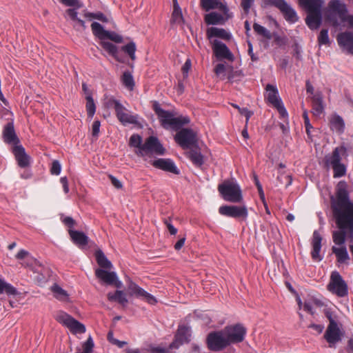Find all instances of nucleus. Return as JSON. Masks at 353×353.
<instances>
[{
  "label": "nucleus",
  "instance_id": "nucleus-1",
  "mask_svg": "<svg viewBox=\"0 0 353 353\" xmlns=\"http://www.w3.org/2000/svg\"><path fill=\"white\" fill-rule=\"evenodd\" d=\"M331 208L339 230L332 232L334 243L341 247L333 246L332 252L337 262L345 263L350 259L346 248L343 245L346 236L353 242V203L350 201L347 183L339 182L336 190V197H331Z\"/></svg>",
  "mask_w": 353,
  "mask_h": 353
},
{
  "label": "nucleus",
  "instance_id": "nucleus-2",
  "mask_svg": "<svg viewBox=\"0 0 353 353\" xmlns=\"http://www.w3.org/2000/svg\"><path fill=\"white\" fill-rule=\"evenodd\" d=\"M299 5L304 9L307 14L305 23L311 30L318 29L322 22L321 10L323 0H298Z\"/></svg>",
  "mask_w": 353,
  "mask_h": 353
},
{
  "label": "nucleus",
  "instance_id": "nucleus-3",
  "mask_svg": "<svg viewBox=\"0 0 353 353\" xmlns=\"http://www.w3.org/2000/svg\"><path fill=\"white\" fill-rule=\"evenodd\" d=\"M329 10L325 14V19L332 26L337 28L341 23L348 21L353 27V15H347V10L345 4L339 0H332L328 3Z\"/></svg>",
  "mask_w": 353,
  "mask_h": 353
},
{
  "label": "nucleus",
  "instance_id": "nucleus-4",
  "mask_svg": "<svg viewBox=\"0 0 353 353\" xmlns=\"http://www.w3.org/2000/svg\"><path fill=\"white\" fill-rule=\"evenodd\" d=\"M325 315L329 321V324L324 334V339L329 343V347H332L341 341L345 332L342 329V324L335 320L331 311L326 310Z\"/></svg>",
  "mask_w": 353,
  "mask_h": 353
},
{
  "label": "nucleus",
  "instance_id": "nucleus-5",
  "mask_svg": "<svg viewBox=\"0 0 353 353\" xmlns=\"http://www.w3.org/2000/svg\"><path fill=\"white\" fill-rule=\"evenodd\" d=\"M218 190L225 201L240 203L243 200L242 191L237 183L225 181L219 185Z\"/></svg>",
  "mask_w": 353,
  "mask_h": 353
},
{
  "label": "nucleus",
  "instance_id": "nucleus-6",
  "mask_svg": "<svg viewBox=\"0 0 353 353\" xmlns=\"http://www.w3.org/2000/svg\"><path fill=\"white\" fill-rule=\"evenodd\" d=\"M263 5L264 7L274 6L278 8L289 23H294L299 20L296 11L285 0H263Z\"/></svg>",
  "mask_w": 353,
  "mask_h": 353
},
{
  "label": "nucleus",
  "instance_id": "nucleus-7",
  "mask_svg": "<svg viewBox=\"0 0 353 353\" xmlns=\"http://www.w3.org/2000/svg\"><path fill=\"white\" fill-rule=\"evenodd\" d=\"M174 141L183 149L197 148V134L190 128H182L174 136Z\"/></svg>",
  "mask_w": 353,
  "mask_h": 353
},
{
  "label": "nucleus",
  "instance_id": "nucleus-8",
  "mask_svg": "<svg viewBox=\"0 0 353 353\" xmlns=\"http://www.w3.org/2000/svg\"><path fill=\"white\" fill-rule=\"evenodd\" d=\"M327 289L329 292L339 297H344L348 293V287L346 282L336 271L332 272Z\"/></svg>",
  "mask_w": 353,
  "mask_h": 353
},
{
  "label": "nucleus",
  "instance_id": "nucleus-9",
  "mask_svg": "<svg viewBox=\"0 0 353 353\" xmlns=\"http://www.w3.org/2000/svg\"><path fill=\"white\" fill-rule=\"evenodd\" d=\"M56 320L68 327L73 334H83L85 332V326L64 312H59Z\"/></svg>",
  "mask_w": 353,
  "mask_h": 353
},
{
  "label": "nucleus",
  "instance_id": "nucleus-10",
  "mask_svg": "<svg viewBox=\"0 0 353 353\" xmlns=\"http://www.w3.org/2000/svg\"><path fill=\"white\" fill-rule=\"evenodd\" d=\"M206 343L208 348L214 352L221 351L229 345L223 330L209 333Z\"/></svg>",
  "mask_w": 353,
  "mask_h": 353
},
{
  "label": "nucleus",
  "instance_id": "nucleus-11",
  "mask_svg": "<svg viewBox=\"0 0 353 353\" xmlns=\"http://www.w3.org/2000/svg\"><path fill=\"white\" fill-rule=\"evenodd\" d=\"M158 117L161 125L166 129L170 127L172 129L177 130L190 121L187 117H174L171 112L166 110H165V114H161Z\"/></svg>",
  "mask_w": 353,
  "mask_h": 353
},
{
  "label": "nucleus",
  "instance_id": "nucleus-12",
  "mask_svg": "<svg viewBox=\"0 0 353 353\" xmlns=\"http://www.w3.org/2000/svg\"><path fill=\"white\" fill-rule=\"evenodd\" d=\"M109 104L112 106L115 110L118 120L124 125L128 123L138 124L137 116L129 114L126 112V108L119 102V101L110 99Z\"/></svg>",
  "mask_w": 353,
  "mask_h": 353
},
{
  "label": "nucleus",
  "instance_id": "nucleus-13",
  "mask_svg": "<svg viewBox=\"0 0 353 353\" xmlns=\"http://www.w3.org/2000/svg\"><path fill=\"white\" fill-rule=\"evenodd\" d=\"M223 331L229 345L232 343L242 342L246 334L245 327L239 323L226 326Z\"/></svg>",
  "mask_w": 353,
  "mask_h": 353
},
{
  "label": "nucleus",
  "instance_id": "nucleus-14",
  "mask_svg": "<svg viewBox=\"0 0 353 353\" xmlns=\"http://www.w3.org/2000/svg\"><path fill=\"white\" fill-rule=\"evenodd\" d=\"M265 90L268 92L267 99L268 102L277 109L282 117H286L288 116V113L283 105L281 99L278 96L277 88L271 84H268L265 87Z\"/></svg>",
  "mask_w": 353,
  "mask_h": 353
},
{
  "label": "nucleus",
  "instance_id": "nucleus-15",
  "mask_svg": "<svg viewBox=\"0 0 353 353\" xmlns=\"http://www.w3.org/2000/svg\"><path fill=\"white\" fill-rule=\"evenodd\" d=\"M219 212L222 215L234 219H245L248 214L245 205H222L219 208Z\"/></svg>",
  "mask_w": 353,
  "mask_h": 353
},
{
  "label": "nucleus",
  "instance_id": "nucleus-16",
  "mask_svg": "<svg viewBox=\"0 0 353 353\" xmlns=\"http://www.w3.org/2000/svg\"><path fill=\"white\" fill-rule=\"evenodd\" d=\"M190 336V328L185 325H179L174 341L170 344V349H177L184 343H189Z\"/></svg>",
  "mask_w": 353,
  "mask_h": 353
},
{
  "label": "nucleus",
  "instance_id": "nucleus-17",
  "mask_svg": "<svg viewBox=\"0 0 353 353\" xmlns=\"http://www.w3.org/2000/svg\"><path fill=\"white\" fill-rule=\"evenodd\" d=\"M213 51L217 59H226L229 61L234 60V55L230 51L227 46L218 41L214 40L213 42Z\"/></svg>",
  "mask_w": 353,
  "mask_h": 353
},
{
  "label": "nucleus",
  "instance_id": "nucleus-18",
  "mask_svg": "<svg viewBox=\"0 0 353 353\" xmlns=\"http://www.w3.org/2000/svg\"><path fill=\"white\" fill-rule=\"evenodd\" d=\"M2 137L3 141L8 144H13L17 145L20 142L19 139L15 132L14 124L12 122H9L4 126Z\"/></svg>",
  "mask_w": 353,
  "mask_h": 353
},
{
  "label": "nucleus",
  "instance_id": "nucleus-19",
  "mask_svg": "<svg viewBox=\"0 0 353 353\" xmlns=\"http://www.w3.org/2000/svg\"><path fill=\"white\" fill-rule=\"evenodd\" d=\"M152 165L157 168L165 172H171L175 174H179V170L176 167L173 161L170 159H158L152 162Z\"/></svg>",
  "mask_w": 353,
  "mask_h": 353
},
{
  "label": "nucleus",
  "instance_id": "nucleus-20",
  "mask_svg": "<svg viewBox=\"0 0 353 353\" xmlns=\"http://www.w3.org/2000/svg\"><path fill=\"white\" fill-rule=\"evenodd\" d=\"M145 148L147 149L148 153L154 152L158 155H163L165 152V149L162 144L159 142L157 137L154 136L149 137L145 141Z\"/></svg>",
  "mask_w": 353,
  "mask_h": 353
},
{
  "label": "nucleus",
  "instance_id": "nucleus-21",
  "mask_svg": "<svg viewBox=\"0 0 353 353\" xmlns=\"http://www.w3.org/2000/svg\"><path fill=\"white\" fill-rule=\"evenodd\" d=\"M12 152L21 168H26L30 164V157L26 153L24 148L21 145H17L13 147Z\"/></svg>",
  "mask_w": 353,
  "mask_h": 353
},
{
  "label": "nucleus",
  "instance_id": "nucleus-22",
  "mask_svg": "<svg viewBox=\"0 0 353 353\" xmlns=\"http://www.w3.org/2000/svg\"><path fill=\"white\" fill-rule=\"evenodd\" d=\"M129 290L132 294H135L137 296L142 297L151 305H154L157 303V301L154 296L145 291L134 283L132 282L130 283L129 285Z\"/></svg>",
  "mask_w": 353,
  "mask_h": 353
},
{
  "label": "nucleus",
  "instance_id": "nucleus-23",
  "mask_svg": "<svg viewBox=\"0 0 353 353\" xmlns=\"http://www.w3.org/2000/svg\"><path fill=\"white\" fill-rule=\"evenodd\" d=\"M201 6L206 12L213 9H219L225 15H228L229 11L227 5L223 3L219 0H201Z\"/></svg>",
  "mask_w": 353,
  "mask_h": 353
},
{
  "label": "nucleus",
  "instance_id": "nucleus-24",
  "mask_svg": "<svg viewBox=\"0 0 353 353\" xmlns=\"http://www.w3.org/2000/svg\"><path fill=\"white\" fill-rule=\"evenodd\" d=\"M337 41L341 47L345 48L348 52L353 54V32H344L337 35Z\"/></svg>",
  "mask_w": 353,
  "mask_h": 353
},
{
  "label": "nucleus",
  "instance_id": "nucleus-25",
  "mask_svg": "<svg viewBox=\"0 0 353 353\" xmlns=\"http://www.w3.org/2000/svg\"><path fill=\"white\" fill-rule=\"evenodd\" d=\"M321 241L322 237L319 232L314 231L313 232L312 245V250L311 256L313 260L320 261L322 260V256L320 255V251L321 249Z\"/></svg>",
  "mask_w": 353,
  "mask_h": 353
},
{
  "label": "nucleus",
  "instance_id": "nucleus-26",
  "mask_svg": "<svg viewBox=\"0 0 353 353\" xmlns=\"http://www.w3.org/2000/svg\"><path fill=\"white\" fill-rule=\"evenodd\" d=\"M312 111L316 117L320 116L324 111L323 95L321 92L315 93L312 97Z\"/></svg>",
  "mask_w": 353,
  "mask_h": 353
},
{
  "label": "nucleus",
  "instance_id": "nucleus-27",
  "mask_svg": "<svg viewBox=\"0 0 353 353\" xmlns=\"http://www.w3.org/2000/svg\"><path fill=\"white\" fill-rule=\"evenodd\" d=\"M345 152H346V149L344 147L336 148L333 150L331 156L325 157L326 165L333 166V165L341 163V155L345 154Z\"/></svg>",
  "mask_w": 353,
  "mask_h": 353
},
{
  "label": "nucleus",
  "instance_id": "nucleus-28",
  "mask_svg": "<svg viewBox=\"0 0 353 353\" xmlns=\"http://www.w3.org/2000/svg\"><path fill=\"white\" fill-rule=\"evenodd\" d=\"M95 276L108 285H113L117 276L114 272H108L103 269H97Z\"/></svg>",
  "mask_w": 353,
  "mask_h": 353
},
{
  "label": "nucleus",
  "instance_id": "nucleus-29",
  "mask_svg": "<svg viewBox=\"0 0 353 353\" xmlns=\"http://www.w3.org/2000/svg\"><path fill=\"white\" fill-rule=\"evenodd\" d=\"M68 233L72 241L76 245L85 246L88 243V237L83 232L68 230Z\"/></svg>",
  "mask_w": 353,
  "mask_h": 353
},
{
  "label": "nucleus",
  "instance_id": "nucleus-30",
  "mask_svg": "<svg viewBox=\"0 0 353 353\" xmlns=\"http://www.w3.org/2000/svg\"><path fill=\"white\" fill-rule=\"evenodd\" d=\"M330 123L332 130H336L339 134L343 133L345 130V122L341 116L336 114L332 115Z\"/></svg>",
  "mask_w": 353,
  "mask_h": 353
},
{
  "label": "nucleus",
  "instance_id": "nucleus-31",
  "mask_svg": "<svg viewBox=\"0 0 353 353\" xmlns=\"http://www.w3.org/2000/svg\"><path fill=\"white\" fill-rule=\"evenodd\" d=\"M108 301L111 302H117L123 307H125L128 301L125 294L121 290H116L114 293L109 292L107 294Z\"/></svg>",
  "mask_w": 353,
  "mask_h": 353
},
{
  "label": "nucleus",
  "instance_id": "nucleus-32",
  "mask_svg": "<svg viewBox=\"0 0 353 353\" xmlns=\"http://www.w3.org/2000/svg\"><path fill=\"white\" fill-rule=\"evenodd\" d=\"M95 257L97 264L103 269L110 270L112 268V263L108 259L101 250L95 252Z\"/></svg>",
  "mask_w": 353,
  "mask_h": 353
},
{
  "label": "nucleus",
  "instance_id": "nucleus-33",
  "mask_svg": "<svg viewBox=\"0 0 353 353\" xmlns=\"http://www.w3.org/2000/svg\"><path fill=\"white\" fill-rule=\"evenodd\" d=\"M184 22L181 9L177 0H173V12L172 13L171 23L181 24Z\"/></svg>",
  "mask_w": 353,
  "mask_h": 353
},
{
  "label": "nucleus",
  "instance_id": "nucleus-34",
  "mask_svg": "<svg viewBox=\"0 0 353 353\" xmlns=\"http://www.w3.org/2000/svg\"><path fill=\"white\" fill-rule=\"evenodd\" d=\"M207 35L208 38L219 37L223 39H230V35L223 28L212 27L208 29Z\"/></svg>",
  "mask_w": 353,
  "mask_h": 353
},
{
  "label": "nucleus",
  "instance_id": "nucleus-35",
  "mask_svg": "<svg viewBox=\"0 0 353 353\" xmlns=\"http://www.w3.org/2000/svg\"><path fill=\"white\" fill-rule=\"evenodd\" d=\"M205 21L208 25L222 24L224 23V19L221 14L212 12L205 16Z\"/></svg>",
  "mask_w": 353,
  "mask_h": 353
},
{
  "label": "nucleus",
  "instance_id": "nucleus-36",
  "mask_svg": "<svg viewBox=\"0 0 353 353\" xmlns=\"http://www.w3.org/2000/svg\"><path fill=\"white\" fill-rule=\"evenodd\" d=\"M100 45L110 55L112 56L118 61H121L118 57V48L114 44L109 41H101Z\"/></svg>",
  "mask_w": 353,
  "mask_h": 353
},
{
  "label": "nucleus",
  "instance_id": "nucleus-37",
  "mask_svg": "<svg viewBox=\"0 0 353 353\" xmlns=\"http://www.w3.org/2000/svg\"><path fill=\"white\" fill-rule=\"evenodd\" d=\"M91 28L93 34L101 40L105 39V35L108 34V30H104L103 27L98 22H93L91 24Z\"/></svg>",
  "mask_w": 353,
  "mask_h": 353
},
{
  "label": "nucleus",
  "instance_id": "nucleus-38",
  "mask_svg": "<svg viewBox=\"0 0 353 353\" xmlns=\"http://www.w3.org/2000/svg\"><path fill=\"white\" fill-rule=\"evenodd\" d=\"M188 156L192 162L196 166H201L203 163V156L197 150H191Z\"/></svg>",
  "mask_w": 353,
  "mask_h": 353
},
{
  "label": "nucleus",
  "instance_id": "nucleus-39",
  "mask_svg": "<svg viewBox=\"0 0 353 353\" xmlns=\"http://www.w3.org/2000/svg\"><path fill=\"white\" fill-rule=\"evenodd\" d=\"M51 291L53 292L55 298L59 300L65 301L68 297L67 292L56 283L51 287Z\"/></svg>",
  "mask_w": 353,
  "mask_h": 353
},
{
  "label": "nucleus",
  "instance_id": "nucleus-40",
  "mask_svg": "<svg viewBox=\"0 0 353 353\" xmlns=\"http://www.w3.org/2000/svg\"><path fill=\"white\" fill-rule=\"evenodd\" d=\"M3 292H5L8 295H16L18 294V292L14 287L0 278V295Z\"/></svg>",
  "mask_w": 353,
  "mask_h": 353
},
{
  "label": "nucleus",
  "instance_id": "nucleus-41",
  "mask_svg": "<svg viewBox=\"0 0 353 353\" xmlns=\"http://www.w3.org/2000/svg\"><path fill=\"white\" fill-rule=\"evenodd\" d=\"M86 99V110L88 117L92 118L96 112V105L91 94H88L85 97Z\"/></svg>",
  "mask_w": 353,
  "mask_h": 353
},
{
  "label": "nucleus",
  "instance_id": "nucleus-42",
  "mask_svg": "<svg viewBox=\"0 0 353 353\" xmlns=\"http://www.w3.org/2000/svg\"><path fill=\"white\" fill-rule=\"evenodd\" d=\"M123 84L129 90H132L134 87V81L132 75L130 72H124L122 76Z\"/></svg>",
  "mask_w": 353,
  "mask_h": 353
},
{
  "label": "nucleus",
  "instance_id": "nucleus-43",
  "mask_svg": "<svg viewBox=\"0 0 353 353\" xmlns=\"http://www.w3.org/2000/svg\"><path fill=\"white\" fill-rule=\"evenodd\" d=\"M253 29L258 34L263 36L267 39H271L272 38V33L269 30L256 23H254Z\"/></svg>",
  "mask_w": 353,
  "mask_h": 353
},
{
  "label": "nucleus",
  "instance_id": "nucleus-44",
  "mask_svg": "<svg viewBox=\"0 0 353 353\" xmlns=\"http://www.w3.org/2000/svg\"><path fill=\"white\" fill-rule=\"evenodd\" d=\"M121 50L129 55L132 60H135L136 44L134 42H129L125 46L121 47Z\"/></svg>",
  "mask_w": 353,
  "mask_h": 353
},
{
  "label": "nucleus",
  "instance_id": "nucleus-45",
  "mask_svg": "<svg viewBox=\"0 0 353 353\" xmlns=\"http://www.w3.org/2000/svg\"><path fill=\"white\" fill-rule=\"evenodd\" d=\"M334 171V177L339 178L344 176L346 173L345 165L343 163H339L332 166Z\"/></svg>",
  "mask_w": 353,
  "mask_h": 353
},
{
  "label": "nucleus",
  "instance_id": "nucleus-46",
  "mask_svg": "<svg viewBox=\"0 0 353 353\" xmlns=\"http://www.w3.org/2000/svg\"><path fill=\"white\" fill-rule=\"evenodd\" d=\"M66 12L72 21H77L83 30L86 28L85 21L77 17V12L75 9H68Z\"/></svg>",
  "mask_w": 353,
  "mask_h": 353
},
{
  "label": "nucleus",
  "instance_id": "nucleus-47",
  "mask_svg": "<svg viewBox=\"0 0 353 353\" xmlns=\"http://www.w3.org/2000/svg\"><path fill=\"white\" fill-rule=\"evenodd\" d=\"M277 181H279V185H284L287 188L291 185L292 179L290 175L281 174L277 176Z\"/></svg>",
  "mask_w": 353,
  "mask_h": 353
},
{
  "label": "nucleus",
  "instance_id": "nucleus-48",
  "mask_svg": "<svg viewBox=\"0 0 353 353\" xmlns=\"http://www.w3.org/2000/svg\"><path fill=\"white\" fill-rule=\"evenodd\" d=\"M84 16L86 18H89L90 19H96L101 21L102 22H108L107 17L102 12L92 13L85 12Z\"/></svg>",
  "mask_w": 353,
  "mask_h": 353
},
{
  "label": "nucleus",
  "instance_id": "nucleus-49",
  "mask_svg": "<svg viewBox=\"0 0 353 353\" xmlns=\"http://www.w3.org/2000/svg\"><path fill=\"white\" fill-rule=\"evenodd\" d=\"M319 45H327L330 43L328 37V30L327 29H322L318 37Z\"/></svg>",
  "mask_w": 353,
  "mask_h": 353
},
{
  "label": "nucleus",
  "instance_id": "nucleus-50",
  "mask_svg": "<svg viewBox=\"0 0 353 353\" xmlns=\"http://www.w3.org/2000/svg\"><path fill=\"white\" fill-rule=\"evenodd\" d=\"M141 143L142 138L140 135L137 134H132L130 138L129 145L131 147L139 148L140 146H142L143 144H141Z\"/></svg>",
  "mask_w": 353,
  "mask_h": 353
},
{
  "label": "nucleus",
  "instance_id": "nucleus-51",
  "mask_svg": "<svg viewBox=\"0 0 353 353\" xmlns=\"http://www.w3.org/2000/svg\"><path fill=\"white\" fill-rule=\"evenodd\" d=\"M61 221L68 228V230H73L77 225V221L71 216H63V215H62Z\"/></svg>",
  "mask_w": 353,
  "mask_h": 353
},
{
  "label": "nucleus",
  "instance_id": "nucleus-52",
  "mask_svg": "<svg viewBox=\"0 0 353 353\" xmlns=\"http://www.w3.org/2000/svg\"><path fill=\"white\" fill-rule=\"evenodd\" d=\"M59 1L66 6L74 7L72 9H75V10L83 6L79 0H59Z\"/></svg>",
  "mask_w": 353,
  "mask_h": 353
},
{
  "label": "nucleus",
  "instance_id": "nucleus-53",
  "mask_svg": "<svg viewBox=\"0 0 353 353\" xmlns=\"http://www.w3.org/2000/svg\"><path fill=\"white\" fill-rule=\"evenodd\" d=\"M105 39H108L118 43H120L123 41V37L114 32L108 31V34L105 35Z\"/></svg>",
  "mask_w": 353,
  "mask_h": 353
},
{
  "label": "nucleus",
  "instance_id": "nucleus-54",
  "mask_svg": "<svg viewBox=\"0 0 353 353\" xmlns=\"http://www.w3.org/2000/svg\"><path fill=\"white\" fill-rule=\"evenodd\" d=\"M227 73H228L227 79L230 81H233L236 77L241 76L240 71H234L233 68L232 66H229V65H228V71Z\"/></svg>",
  "mask_w": 353,
  "mask_h": 353
},
{
  "label": "nucleus",
  "instance_id": "nucleus-55",
  "mask_svg": "<svg viewBox=\"0 0 353 353\" xmlns=\"http://www.w3.org/2000/svg\"><path fill=\"white\" fill-rule=\"evenodd\" d=\"M61 170V164L57 160H54L52 162V167L50 169V172L52 174L58 175L60 174Z\"/></svg>",
  "mask_w": 353,
  "mask_h": 353
},
{
  "label": "nucleus",
  "instance_id": "nucleus-56",
  "mask_svg": "<svg viewBox=\"0 0 353 353\" xmlns=\"http://www.w3.org/2000/svg\"><path fill=\"white\" fill-rule=\"evenodd\" d=\"M101 122L99 120L94 121L92 126V135L97 138L99 134Z\"/></svg>",
  "mask_w": 353,
  "mask_h": 353
},
{
  "label": "nucleus",
  "instance_id": "nucleus-57",
  "mask_svg": "<svg viewBox=\"0 0 353 353\" xmlns=\"http://www.w3.org/2000/svg\"><path fill=\"white\" fill-rule=\"evenodd\" d=\"M228 66H225L223 63H219L214 68V72L217 75H220L224 72H228Z\"/></svg>",
  "mask_w": 353,
  "mask_h": 353
},
{
  "label": "nucleus",
  "instance_id": "nucleus-58",
  "mask_svg": "<svg viewBox=\"0 0 353 353\" xmlns=\"http://www.w3.org/2000/svg\"><path fill=\"white\" fill-rule=\"evenodd\" d=\"M303 117L304 119V124H305L306 130L309 131L308 130L309 129H312L313 127L310 122L307 111L305 110L303 112Z\"/></svg>",
  "mask_w": 353,
  "mask_h": 353
},
{
  "label": "nucleus",
  "instance_id": "nucleus-59",
  "mask_svg": "<svg viewBox=\"0 0 353 353\" xmlns=\"http://www.w3.org/2000/svg\"><path fill=\"white\" fill-rule=\"evenodd\" d=\"M163 222L165 225L167 226V228L170 234L175 235L177 233V229L172 225V224L170 223L169 220L165 219Z\"/></svg>",
  "mask_w": 353,
  "mask_h": 353
},
{
  "label": "nucleus",
  "instance_id": "nucleus-60",
  "mask_svg": "<svg viewBox=\"0 0 353 353\" xmlns=\"http://www.w3.org/2000/svg\"><path fill=\"white\" fill-rule=\"evenodd\" d=\"M170 347L168 348H164L161 347H152L150 348L151 353H169Z\"/></svg>",
  "mask_w": 353,
  "mask_h": 353
},
{
  "label": "nucleus",
  "instance_id": "nucleus-61",
  "mask_svg": "<svg viewBox=\"0 0 353 353\" xmlns=\"http://www.w3.org/2000/svg\"><path fill=\"white\" fill-rule=\"evenodd\" d=\"M254 0H241V5L245 12H248Z\"/></svg>",
  "mask_w": 353,
  "mask_h": 353
},
{
  "label": "nucleus",
  "instance_id": "nucleus-62",
  "mask_svg": "<svg viewBox=\"0 0 353 353\" xmlns=\"http://www.w3.org/2000/svg\"><path fill=\"white\" fill-rule=\"evenodd\" d=\"M109 178L111 181L112 185H114L117 189H121L123 187L122 183L117 179L115 176L112 175H109Z\"/></svg>",
  "mask_w": 353,
  "mask_h": 353
},
{
  "label": "nucleus",
  "instance_id": "nucleus-63",
  "mask_svg": "<svg viewBox=\"0 0 353 353\" xmlns=\"http://www.w3.org/2000/svg\"><path fill=\"white\" fill-rule=\"evenodd\" d=\"M152 108L156 114L159 117L161 114H165V110H163L160 104L157 101H154Z\"/></svg>",
  "mask_w": 353,
  "mask_h": 353
},
{
  "label": "nucleus",
  "instance_id": "nucleus-64",
  "mask_svg": "<svg viewBox=\"0 0 353 353\" xmlns=\"http://www.w3.org/2000/svg\"><path fill=\"white\" fill-rule=\"evenodd\" d=\"M138 150L135 151V153L139 157H144L148 154L147 149L145 148V144L143 143L142 146L137 148Z\"/></svg>",
  "mask_w": 353,
  "mask_h": 353
}]
</instances>
